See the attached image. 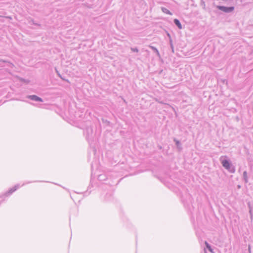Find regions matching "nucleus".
<instances>
[{"label":"nucleus","instance_id":"f257e3e1","mask_svg":"<svg viewBox=\"0 0 253 253\" xmlns=\"http://www.w3.org/2000/svg\"><path fill=\"white\" fill-rule=\"evenodd\" d=\"M223 156L221 157L220 158V160L221 162V164L223 167L227 169L231 173H234L235 171V169L234 167H232V165L230 163V162L227 160H222Z\"/></svg>","mask_w":253,"mask_h":253},{"label":"nucleus","instance_id":"f03ea898","mask_svg":"<svg viewBox=\"0 0 253 253\" xmlns=\"http://www.w3.org/2000/svg\"><path fill=\"white\" fill-rule=\"evenodd\" d=\"M216 7L225 13H230L233 11L234 9V7L230 6V7H226L224 6L217 5Z\"/></svg>","mask_w":253,"mask_h":253},{"label":"nucleus","instance_id":"7ed1b4c3","mask_svg":"<svg viewBox=\"0 0 253 253\" xmlns=\"http://www.w3.org/2000/svg\"><path fill=\"white\" fill-rule=\"evenodd\" d=\"M27 98H29L32 100L35 101L37 102H43V100L42 98L36 95H30L27 96Z\"/></svg>","mask_w":253,"mask_h":253},{"label":"nucleus","instance_id":"20e7f679","mask_svg":"<svg viewBox=\"0 0 253 253\" xmlns=\"http://www.w3.org/2000/svg\"><path fill=\"white\" fill-rule=\"evenodd\" d=\"M19 187V185L18 184L16 185L14 187L11 188L8 191H7L6 193V195H9L12 194L13 192L15 191Z\"/></svg>","mask_w":253,"mask_h":253},{"label":"nucleus","instance_id":"39448f33","mask_svg":"<svg viewBox=\"0 0 253 253\" xmlns=\"http://www.w3.org/2000/svg\"><path fill=\"white\" fill-rule=\"evenodd\" d=\"M19 187V185L18 184L16 185L14 187L11 188L8 191H7L6 193V195H9L12 194L13 192L15 191Z\"/></svg>","mask_w":253,"mask_h":253},{"label":"nucleus","instance_id":"423d86ee","mask_svg":"<svg viewBox=\"0 0 253 253\" xmlns=\"http://www.w3.org/2000/svg\"><path fill=\"white\" fill-rule=\"evenodd\" d=\"M173 22L179 29H181L182 28V25L181 24L179 20H178L177 19H174L173 20Z\"/></svg>","mask_w":253,"mask_h":253},{"label":"nucleus","instance_id":"0eeeda50","mask_svg":"<svg viewBox=\"0 0 253 253\" xmlns=\"http://www.w3.org/2000/svg\"><path fill=\"white\" fill-rule=\"evenodd\" d=\"M161 10L164 13H166L167 14H169L170 15H172V13L167 8H166L164 7H162Z\"/></svg>","mask_w":253,"mask_h":253},{"label":"nucleus","instance_id":"6e6552de","mask_svg":"<svg viewBox=\"0 0 253 253\" xmlns=\"http://www.w3.org/2000/svg\"><path fill=\"white\" fill-rule=\"evenodd\" d=\"M1 62H2V63H7L8 64V66L11 67V68H12L14 65L12 63H10V62H8L6 60H3V59H0V63Z\"/></svg>","mask_w":253,"mask_h":253},{"label":"nucleus","instance_id":"1a4fd4ad","mask_svg":"<svg viewBox=\"0 0 253 253\" xmlns=\"http://www.w3.org/2000/svg\"><path fill=\"white\" fill-rule=\"evenodd\" d=\"M168 36L169 37V44H170V48L171 49L172 52L173 53L174 52V47H173V43H172V40L170 38V35H169V34H168Z\"/></svg>","mask_w":253,"mask_h":253},{"label":"nucleus","instance_id":"9d476101","mask_svg":"<svg viewBox=\"0 0 253 253\" xmlns=\"http://www.w3.org/2000/svg\"><path fill=\"white\" fill-rule=\"evenodd\" d=\"M243 179L246 183H247L248 182V174L246 171H245L243 172Z\"/></svg>","mask_w":253,"mask_h":253},{"label":"nucleus","instance_id":"9b49d317","mask_svg":"<svg viewBox=\"0 0 253 253\" xmlns=\"http://www.w3.org/2000/svg\"><path fill=\"white\" fill-rule=\"evenodd\" d=\"M149 47L157 54L158 56H160V53L158 50L154 46L149 45Z\"/></svg>","mask_w":253,"mask_h":253},{"label":"nucleus","instance_id":"f8f14e48","mask_svg":"<svg viewBox=\"0 0 253 253\" xmlns=\"http://www.w3.org/2000/svg\"><path fill=\"white\" fill-rule=\"evenodd\" d=\"M205 245L207 248L209 250V251H210L211 252H212V249H211V246L207 242H205Z\"/></svg>","mask_w":253,"mask_h":253},{"label":"nucleus","instance_id":"ddd939ff","mask_svg":"<svg viewBox=\"0 0 253 253\" xmlns=\"http://www.w3.org/2000/svg\"><path fill=\"white\" fill-rule=\"evenodd\" d=\"M130 49L133 52H138L139 51V50L137 47H131Z\"/></svg>","mask_w":253,"mask_h":253},{"label":"nucleus","instance_id":"4468645a","mask_svg":"<svg viewBox=\"0 0 253 253\" xmlns=\"http://www.w3.org/2000/svg\"><path fill=\"white\" fill-rule=\"evenodd\" d=\"M174 141L175 142L176 145H177V146H178L179 145H180V142L178 140H176L175 139H174Z\"/></svg>","mask_w":253,"mask_h":253},{"label":"nucleus","instance_id":"2eb2a0df","mask_svg":"<svg viewBox=\"0 0 253 253\" xmlns=\"http://www.w3.org/2000/svg\"><path fill=\"white\" fill-rule=\"evenodd\" d=\"M32 23L33 24L36 25H39V24H38L36 23L35 22H34V20H32Z\"/></svg>","mask_w":253,"mask_h":253},{"label":"nucleus","instance_id":"dca6fc26","mask_svg":"<svg viewBox=\"0 0 253 253\" xmlns=\"http://www.w3.org/2000/svg\"><path fill=\"white\" fill-rule=\"evenodd\" d=\"M5 18H9V19H11L10 16H6Z\"/></svg>","mask_w":253,"mask_h":253},{"label":"nucleus","instance_id":"f3484780","mask_svg":"<svg viewBox=\"0 0 253 253\" xmlns=\"http://www.w3.org/2000/svg\"><path fill=\"white\" fill-rule=\"evenodd\" d=\"M204 252H205V253H207V251H206L205 249L204 250Z\"/></svg>","mask_w":253,"mask_h":253},{"label":"nucleus","instance_id":"a211bd4d","mask_svg":"<svg viewBox=\"0 0 253 253\" xmlns=\"http://www.w3.org/2000/svg\"><path fill=\"white\" fill-rule=\"evenodd\" d=\"M101 175H100L98 177H99V178H101Z\"/></svg>","mask_w":253,"mask_h":253},{"label":"nucleus","instance_id":"6ab92c4d","mask_svg":"<svg viewBox=\"0 0 253 253\" xmlns=\"http://www.w3.org/2000/svg\"><path fill=\"white\" fill-rule=\"evenodd\" d=\"M0 17H1V16H0Z\"/></svg>","mask_w":253,"mask_h":253}]
</instances>
